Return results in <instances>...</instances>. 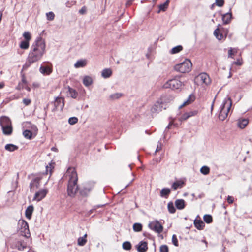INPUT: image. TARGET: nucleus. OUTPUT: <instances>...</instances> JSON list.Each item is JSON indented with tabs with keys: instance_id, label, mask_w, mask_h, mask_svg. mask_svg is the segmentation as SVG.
Returning <instances> with one entry per match:
<instances>
[{
	"instance_id": "f257e3e1",
	"label": "nucleus",
	"mask_w": 252,
	"mask_h": 252,
	"mask_svg": "<svg viewBox=\"0 0 252 252\" xmlns=\"http://www.w3.org/2000/svg\"><path fill=\"white\" fill-rule=\"evenodd\" d=\"M45 41L38 37L32 45L26 62L23 66V69H26L32 64L40 60L46 52Z\"/></svg>"
},
{
	"instance_id": "f03ea898",
	"label": "nucleus",
	"mask_w": 252,
	"mask_h": 252,
	"mask_svg": "<svg viewBox=\"0 0 252 252\" xmlns=\"http://www.w3.org/2000/svg\"><path fill=\"white\" fill-rule=\"evenodd\" d=\"M66 176L68 178L67 193L69 196H75L78 189L77 185L78 176L75 169L69 168L66 172Z\"/></svg>"
},
{
	"instance_id": "7ed1b4c3",
	"label": "nucleus",
	"mask_w": 252,
	"mask_h": 252,
	"mask_svg": "<svg viewBox=\"0 0 252 252\" xmlns=\"http://www.w3.org/2000/svg\"><path fill=\"white\" fill-rule=\"evenodd\" d=\"M232 106V100L230 97H227L223 101L220 108L219 118L220 120L224 121L228 116Z\"/></svg>"
},
{
	"instance_id": "20e7f679",
	"label": "nucleus",
	"mask_w": 252,
	"mask_h": 252,
	"mask_svg": "<svg viewBox=\"0 0 252 252\" xmlns=\"http://www.w3.org/2000/svg\"><path fill=\"white\" fill-rule=\"evenodd\" d=\"M192 67V63L189 59H186L183 62L175 65L174 67L176 71L184 73L189 72Z\"/></svg>"
},
{
	"instance_id": "39448f33",
	"label": "nucleus",
	"mask_w": 252,
	"mask_h": 252,
	"mask_svg": "<svg viewBox=\"0 0 252 252\" xmlns=\"http://www.w3.org/2000/svg\"><path fill=\"white\" fill-rule=\"evenodd\" d=\"M18 228L21 234L26 238L30 236V231L28 223L23 220H20L18 223Z\"/></svg>"
},
{
	"instance_id": "423d86ee",
	"label": "nucleus",
	"mask_w": 252,
	"mask_h": 252,
	"mask_svg": "<svg viewBox=\"0 0 252 252\" xmlns=\"http://www.w3.org/2000/svg\"><path fill=\"white\" fill-rule=\"evenodd\" d=\"M183 83L177 79H172L167 81L164 85V88H170L172 90H177L181 88Z\"/></svg>"
},
{
	"instance_id": "0eeeda50",
	"label": "nucleus",
	"mask_w": 252,
	"mask_h": 252,
	"mask_svg": "<svg viewBox=\"0 0 252 252\" xmlns=\"http://www.w3.org/2000/svg\"><path fill=\"white\" fill-rule=\"evenodd\" d=\"M149 228L154 231L160 233L162 232L163 228L162 224L158 220H154L149 223Z\"/></svg>"
},
{
	"instance_id": "6e6552de",
	"label": "nucleus",
	"mask_w": 252,
	"mask_h": 252,
	"mask_svg": "<svg viewBox=\"0 0 252 252\" xmlns=\"http://www.w3.org/2000/svg\"><path fill=\"white\" fill-rule=\"evenodd\" d=\"M48 192L47 189H43L35 192L33 201L39 202L45 197Z\"/></svg>"
},
{
	"instance_id": "1a4fd4ad",
	"label": "nucleus",
	"mask_w": 252,
	"mask_h": 252,
	"mask_svg": "<svg viewBox=\"0 0 252 252\" xmlns=\"http://www.w3.org/2000/svg\"><path fill=\"white\" fill-rule=\"evenodd\" d=\"M12 247L22 251L27 247V243L20 238L16 239L13 241Z\"/></svg>"
},
{
	"instance_id": "9d476101",
	"label": "nucleus",
	"mask_w": 252,
	"mask_h": 252,
	"mask_svg": "<svg viewBox=\"0 0 252 252\" xmlns=\"http://www.w3.org/2000/svg\"><path fill=\"white\" fill-rule=\"evenodd\" d=\"M220 25H218V28L214 31V35L219 40H221L223 38H225L228 33L229 30L228 29H222L225 32V35L220 32V29L219 28Z\"/></svg>"
},
{
	"instance_id": "9b49d317",
	"label": "nucleus",
	"mask_w": 252,
	"mask_h": 252,
	"mask_svg": "<svg viewBox=\"0 0 252 252\" xmlns=\"http://www.w3.org/2000/svg\"><path fill=\"white\" fill-rule=\"evenodd\" d=\"M94 186V183L93 182L86 183L83 185L81 189L80 193L82 195H87L92 190Z\"/></svg>"
},
{
	"instance_id": "f8f14e48",
	"label": "nucleus",
	"mask_w": 252,
	"mask_h": 252,
	"mask_svg": "<svg viewBox=\"0 0 252 252\" xmlns=\"http://www.w3.org/2000/svg\"><path fill=\"white\" fill-rule=\"evenodd\" d=\"M196 79L197 81H200L201 83L208 85L210 84L211 80L209 75L206 73H202L198 75Z\"/></svg>"
},
{
	"instance_id": "ddd939ff",
	"label": "nucleus",
	"mask_w": 252,
	"mask_h": 252,
	"mask_svg": "<svg viewBox=\"0 0 252 252\" xmlns=\"http://www.w3.org/2000/svg\"><path fill=\"white\" fill-rule=\"evenodd\" d=\"M42 177H36L34 178L30 183V187L31 190H34L38 189L40 185V182Z\"/></svg>"
},
{
	"instance_id": "4468645a",
	"label": "nucleus",
	"mask_w": 252,
	"mask_h": 252,
	"mask_svg": "<svg viewBox=\"0 0 252 252\" xmlns=\"http://www.w3.org/2000/svg\"><path fill=\"white\" fill-rule=\"evenodd\" d=\"M12 125L10 119L6 116H2L0 118V125L2 127Z\"/></svg>"
},
{
	"instance_id": "2eb2a0df",
	"label": "nucleus",
	"mask_w": 252,
	"mask_h": 252,
	"mask_svg": "<svg viewBox=\"0 0 252 252\" xmlns=\"http://www.w3.org/2000/svg\"><path fill=\"white\" fill-rule=\"evenodd\" d=\"M162 109V103L160 101H157L151 108V112L154 113H158Z\"/></svg>"
},
{
	"instance_id": "dca6fc26",
	"label": "nucleus",
	"mask_w": 252,
	"mask_h": 252,
	"mask_svg": "<svg viewBox=\"0 0 252 252\" xmlns=\"http://www.w3.org/2000/svg\"><path fill=\"white\" fill-rule=\"evenodd\" d=\"M232 18V13L230 12H229L227 13H225L222 15V20L224 24H228L230 22Z\"/></svg>"
},
{
	"instance_id": "f3484780",
	"label": "nucleus",
	"mask_w": 252,
	"mask_h": 252,
	"mask_svg": "<svg viewBox=\"0 0 252 252\" xmlns=\"http://www.w3.org/2000/svg\"><path fill=\"white\" fill-rule=\"evenodd\" d=\"M249 121L247 119H239L238 120L237 125L241 129L244 128L248 124Z\"/></svg>"
},
{
	"instance_id": "a211bd4d",
	"label": "nucleus",
	"mask_w": 252,
	"mask_h": 252,
	"mask_svg": "<svg viewBox=\"0 0 252 252\" xmlns=\"http://www.w3.org/2000/svg\"><path fill=\"white\" fill-rule=\"evenodd\" d=\"M112 74V70L110 68H105L101 71V76L104 78H108Z\"/></svg>"
},
{
	"instance_id": "6ab92c4d",
	"label": "nucleus",
	"mask_w": 252,
	"mask_h": 252,
	"mask_svg": "<svg viewBox=\"0 0 252 252\" xmlns=\"http://www.w3.org/2000/svg\"><path fill=\"white\" fill-rule=\"evenodd\" d=\"M40 72L44 75H49L52 71V68L48 66H41L39 69Z\"/></svg>"
},
{
	"instance_id": "aec40b11",
	"label": "nucleus",
	"mask_w": 252,
	"mask_h": 252,
	"mask_svg": "<svg viewBox=\"0 0 252 252\" xmlns=\"http://www.w3.org/2000/svg\"><path fill=\"white\" fill-rule=\"evenodd\" d=\"M175 205L177 209L182 210L185 207V201L183 199H177L175 201Z\"/></svg>"
},
{
	"instance_id": "412c9836",
	"label": "nucleus",
	"mask_w": 252,
	"mask_h": 252,
	"mask_svg": "<svg viewBox=\"0 0 252 252\" xmlns=\"http://www.w3.org/2000/svg\"><path fill=\"white\" fill-rule=\"evenodd\" d=\"M195 227L198 230H202L205 226L204 223L201 220L195 219L194 220Z\"/></svg>"
},
{
	"instance_id": "4be33fe9",
	"label": "nucleus",
	"mask_w": 252,
	"mask_h": 252,
	"mask_svg": "<svg viewBox=\"0 0 252 252\" xmlns=\"http://www.w3.org/2000/svg\"><path fill=\"white\" fill-rule=\"evenodd\" d=\"M1 128L2 130V132L4 135H10L12 133L13 128L12 126V125H11L10 126H4Z\"/></svg>"
},
{
	"instance_id": "5701e85b",
	"label": "nucleus",
	"mask_w": 252,
	"mask_h": 252,
	"mask_svg": "<svg viewBox=\"0 0 252 252\" xmlns=\"http://www.w3.org/2000/svg\"><path fill=\"white\" fill-rule=\"evenodd\" d=\"M195 100V96L193 94H190L188 99L184 102V103L179 107L180 108L188 105L190 103H191L192 102H193Z\"/></svg>"
},
{
	"instance_id": "b1692460",
	"label": "nucleus",
	"mask_w": 252,
	"mask_h": 252,
	"mask_svg": "<svg viewBox=\"0 0 252 252\" xmlns=\"http://www.w3.org/2000/svg\"><path fill=\"white\" fill-rule=\"evenodd\" d=\"M87 63V62L86 60H80L77 61L76 63L74 64V67L76 68L83 67L86 65Z\"/></svg>"
},
{
	"instance_id": "393cba45",
	"label": "nucleus",
	"mask_w": 252,
	"mask_h": 252,
	"mask_svg": "<svg viewBox=\"0 0 252 252\" xmlns=\"http://www.w3.org/2000/svg\"><path fill=\"white\" fill-rule=\"evenodd\" d=\"M83 83L86 87L89 86L93 83L92 77L89 76H84L83 79Z\"/></svg>"
},
{
	"instance_id": "a878e982",
	"label": "nucleus",
	"mask_w": 252,
	"mask_h": 252,
	"mask_svg": "<svg viewBox=\"0 0 252 252\" xmlns=\"http://www.w3.org/2000/svg\"><path fill=\"white\" fill-rule=\"evenodd\" d=\"M87 234H85L83 237H80L78 238L77 244L79 246H84L87 242Z\"/></svg>"
},
{
	"instance_id": "bb28decb",
	"label": "nucleus",
	"mask_w": 252,
	"mask_h": 252,
	"mask_svg": "<svg viewBox=\"0 0 252 252\" xmlns=\"http://www.w3.org/2000/svg\"><path fill=\"white\" fill-rule=\"evenodd\" d=\"M33 211V207L32 206H29L28 207L25 211V215L27 218L31 219Z\"/></svg>"
},
{
	"instance_id": "cd10ccee",
	"label": "nucleus",
	"mask_w": 252,
	"mask_h": 252,
	"mask_svg": "<svg viewBox=\"0 0 252 252\" xmlns=\"http://www.w3.org/2000/svg\"><path fill=\"white\" fill-rule=\"evenodd\" d=\"M171 190L168 188H163L160 191V196L167 198L170 194Z\"/></svg>"
},
{
	"instance_id": "c85d7f7f",
	"label": "nucleus",
	"mask_w": 252,
	"mask_h": 252,
	"mask_svg": "<svg viewBox=\"0 0 252 252\" xmlns=\"http://www.w3.org/2000/svg\"><path fill=\"white\" fill-rule=\"evenodd\" d=\"M18 149V147L13 144H8L5 146V149L9 152H13Z\"/></svg>"
},
{
	"instance_id": "c756f323",
	"label": "nucleus",
	"mask_w": 252,
	"mask_h": 252,
	"mask_svg": "<svg viewBox=\"0 0 252 252\" xmlns=\"http://www.w3.org/2000/svg\"><path fill=\"white\" fill-rule=\"evenodd\" d=\"M183 185L184 182L182 181H177L172 184V187L173 188V189L175 190L179 188H181Z\"/></svg>"
},
{
	"instance_id": "7c9ffc66",
	"label": "nucleus",
	"mask_w": 252,
	"mask_h": 252,
	"mask_svg": "<svg viewBox=\"0 0 252 252\" xmlns=\"http://www.w3.org/2000/svg\"><path fill=\"white\" fill-rule=\"evenodd\" d=\"M183 49V47L181 45H178L173 47L170 51V53L171 54H175L181 51Z\"/></svg>"
},
{
	"instance_id": "2f4dec72",
	"label": "nucleus",
	"mask_w": 252,
	"mask_h": 252,
	"mask_svg": "<svg viewBox=\"0 0 252 252\" xmlns=\"http://www.w3.org/2000/svg\"><path fill=\"white\" fill-rule=\"evenodd\" d=\"M169 3V0H167L164 3L160 4L159 6V10L158 11V13L160 11H165L168 7Z\"/></svg>"
},
{
	"instance_id": "473e14b6",
	"label": "nucleus",
	"mask_w": 252,
	"mask_h": 252,
	"mask_svg": "<svg viewBox=\"0 0 252 252\" xmlns=\"http://www.w3.org/2000/svg\"><path fill=\"white\" fill-rule=\"evenodd\" d=\"M23 136L25 138L31 139L32 137V133L29 130H25L23 132Z\"/></svg>"
},
{
	"instance_id": "72a5a7b5",
	"label": "nucleus",
	"mask_w": 252,
	"mask_h": 252,
	"mask_svg": "<svg viewBox=\"0 0 252 252\" xmlns=\"http://www.w3.org/2000/svg\"><path fill=\"white\" fill-rule=\"evenodd\" d=\"M19 47L22 49H27L29 47V41L27 40L22 41Z\"/></svg>"
},
{
	"instance_id": "f704fd0d",
	"label": "nucleus",
	"mask_w": 252,
	"mask_h": 252,
	"mask_svg": "<svg viewBox=\"0 0 252 252\" xmlns=\"http://www.w3.org/2000/svg\"><path fill=\"white\" fill-rule=\"evenodd\" d=\"M238 52V49L237 48H230L228 50V57L231 58H234L233 56Z\"/></svg>"
},
{
	"instance_id": "c9c22d12",
	"label": "nucleus",
	"mask_w": 252,
	"mask_h": 252,
	"mask_svg": "<svg viewBox=\"0 0 252 252\" xmlns=\"http://www.w3.org/2000/svg\"><path fill=\"white\" fill-rule=\"evenodd\" d=\"M122 94L120 93H116L111 94L109 96V98L111 100H116V99H118L120 98L121 97H122Z\"/></svg>"
},
{
	"instance_id": "e433bc0d",
	"label": "nucleus",
	"mask_w": 252,
	"mask_h": 252,
	"mask_svg": "<svg viewBox=\"0 0 252 252\" xmlns=\"http://www.w3.org/2000/svg\"><path fill=\"white\" fill-rule=\"evenodd\" d=\"M69 94L70 96L73 98H76L78 95L77 92L74 89L69 88Z\"/></svg>"
},
{
	"instance_id": "4c0bfd02",
	"label": "nucleus",
	"mask_w": 252,
	"mask_h": 252,
	"mask_svg": "<svg viewBox=\"0 0 252 252\" xmlns=\"http://www.w3.org/2000/svg\"><path fill=\"white\" fill-rule=\"evenodd\" d=\"M122 247L125 250H129L131 248V245L129 242L126 241L123 243Z\"/></svg>"
},
{
	"instance_id": "58836bf2",
	"label": "nucleus",
	"mask_w": 252,
	"mask_h": 252,
	"mask_svg": "<svg viewBox=\"0 0 252 252\" xmlns=\"http://www.w3.org/2000/svg\"><path fill=\"white\" fill-rule=\"evenodd\" d=\"M133 230L135 232H139L142 230V225L139 223H135L133 225Z\"/></svg>"
},
{
	"instance_id": "ea45409f",
	"label": "nucleus",
	"mask_w": 252,
	"mask_h": 252,
	"mask_svg": "<svg viewBox=\"0 0 252 252\" xmlns=\"http://www.w3.org/2000/svg\"><path fill=\"white\" fill-rule=\"evenodd\" d=\"M210 172V168L206 166L202 167L200 169V172L204 175H207Z\"/></svg>"
},
{
	"instance_id": "a19ab883",
	"label": "nucleus",
	"mask_w": 252,
	"mask_h": 252,
	"mask_svg": "<svg viewBox=\"0 0 252 252\" xmlns=\"http://www.w3.org/2000/svg\"><path fill=\"white\" fill-rule=\"evenodd\" d=\"M54 163L51 162L49 163L48 165L46 166V174L49 172L50 175L51 174L52 169L54 168Z\"/></svg>"
},
{
	"instance_id": "79ce46f5",
	"label": "nucleus",
	"mask_w": 252,
	"mask_h": 252,
	"mask_svg": "<svg viewBox=\"0 0 252 252\" xmlns=\"http://www.w3.org/2000/svg\"><path fill=\"white\" fill-rule=\"evenodd\" d=\"M203 219L207 223H210L212 221V217L210 215H205Z\"/></svg>"
},
{
	"instance_id": "37998d69",
	"label": "nucleus",
	"mask_w": 252,
	"mask_h": 252,
	"mask_svg": "<svg viewBox=\"0 0 252 252\" xmlns=\"http://www.w3.org/2000/svg\"><path fill=\"white\" fill-rule=\"evenodd\" d=\"M168 209L171 213H175L176 209L174 206L173 203H169L168 204Z\"/></svg>"
},
{
	"instance_id": "c03bdc74",
	"label": "nucleus",
	"mask_w": 252,
	"mask_h": 252,
	"mask_svg": "<svg viewBox=\"0 0 252 252\" xmlns=\"http://www.w3.org/2000/svg\"><path fill=\"white\" fill-rule=\"evenodd\" d=\"M23 37L25 39V40H27L29 41L31 39V35L29 32H24L23 34Z\"/></svg>"
},
{
	"instance_id": "a18cd8bd",
	"label": "nucleus",
	"mask_w": 252,
	"mask_h": 252,
	"mask_svg": "<svg viewBox=\"0 0 252 252\" xmlns=\"http://www.w3.org/2000/svg\"><path fill=\"white\" fill-rule=\"evenodd\" d=\"M78 122V119L76 117H71L68 120V123L70 125H74Z\"/></svg>"
},
{
	"instance_id": "49530a36",
	"label": "nucleus",
	"mask_w": 252,
	"mask_h": 252,
	"mask_svg": "<svg viewBox=\"0 0 252 252\" xmlns=\"http://www.w3.org/2000/svg\"><path fill=\"white\" fill-rule=\"evenodd\" d=\"M47 18L48 20H53L54 18L55 15L53 12H49L46 13Z\"/></svg>"
},
{
	"instance_id": "de8ad7c7",
	"label": "nucleus",
	"mask_w": 252,
	"mask_h": 252,
	"mask_svg": "<svg viewBox=\"0 0 252 252\" xmlns=\"http://www.w3.org/2000/svg\"><path fill=\"white\" fill-rule=\"evenodd\" d=\"M216 5L221 7L224 4V0H215Z\"/></svg>"
},
{
	"instance_id": "09e8293b",
	"label": "nucleus",
	"mask_w": 252,
	"mask_h": 252,
	"mask_svg": "<svg viewBox=\"0 0 252 252\" xmlns=\"http://www.w3.org/2000/svg\"><path fill=\"white\" fill-rule=\"evenodd\" d=\"M160 252H168V247L166 245H161L160 247Z\"/></svg>"
},
{
	"instance_id": "8fccbe9b",
	"label": "nucleus",
	"mask_w": 252,
	"mask_h": 252,
	"mask_svg": "<svg viewBox=\"0 0 252 252\" xmlns=\"http://www.w3.org/2000/svg\"><path fill=\"white\" fill-rule=\"evenodd\" d=\"M172 241L173 244L175 246H178V240H177L176 235H175V234L173 235L172 237Z\"/></svg>"
},
{
	"instance_id": "3c124183",
	"label": "nucleus",
	"mask_w": 252,
	"mask_h": 252,
	"mask_svg": "<svg viewBox=\"0 0 252 252\" xmlns=\"http://www.w3.org/2000/svg\"><path fill=\"white\" fill-rule=\"evenodd\" d=\"M189 115H188V113L187 112V113H185V114H184L180 118V120L181 121H185L187 119L189 118Z\"/></svg>"
},
{
	"instance_id": "603ef678",
	"label": "nucleus",
	"mask_w": 252,
	"mask_h": 252,
	"mask_svg": "<svg viewBox=\"0 0 252 252\" xmlns=\"http://www.w3.org/2000/svg\"><path fill=\"white\" fill-rule=\"evenodd\" d=\"M161 149H162V144L161 142H158L157 144V148L155 151V153L160 151Z\"/></svg>"
},
{
	"instance_id": "864d4df0",
	"label": "nucleus",
	"mask_w": 252,
	"mask_h": 252,
	"mask_svg": "<svg viewBox=\"0 0 252 252\" xmlns=\"http://www.w3.org/2000/svg\"><path fill=\"white\" fill-rule=\"evenodd\" d=\"M233 64H236L237 65L240 66L243 64V61L242 59H239L237 60L236 61H235L233 63Z\"/></svg>"
},
{
	"instance_id": "5fc2aeb1",
	"label": "nucleus",
	"mask_w": 252,
	"mask_h": 252,
	"mask_svg": "<svg viewBox=\"0 0 252 252\" xmlns=\"http://www.w3.org/2000/svg\"><path fill=\"white\" fill-rule=\"evenodd\" d=\"M86 11H87V8L85 6H83L81 9L79 10V13L81 14V15H83V14H86Z\"/></svg>"
},
{
	"instance_id": "6e6d98bb",
	"label": "nucleus",
	"mask_w": 252,
	"mask_h": 252,
	"mask_svg": "<svg viewBox=\"0 0 252 252\" xmlns=\"http://www.w3.org/2000/svg\"><path fill=\"white\" fill-rule=\"evenodd\" d=\"M136 247L139 252H142V241L139 242L138 244L136 245Z\"/></svg>"
},
{
	"instance_id": "4d7b16f0",
	"label": "nucleus",
	"mask_w": 252,
	"mask_h": 252,
	"mask_svg": "<svg viewBox=\"0 0 252 252\" xmlns=\"http://www.w3.org/2000/svg\"><path fill=\"white\" fill-rule=\"evenodd\" d=\"M23 102L26 106H27L31 103V101L30 99L25 98L23 100Z\"/></svg>"
},
{
	"instance_id": "13d9d810",
	"label": "nucleus",
	"mask_w": 252,
	"mask_h": 252,
	"mask_svg": "<svg viewBox=\"0 0 252 252\" xmlns=\"http://www.w3.org/2000/svg\"><path fill=\"white\" fill-rule=\"evenodd\" d=\"M197 111H190L189 112H187L188 115H189V117H190L191 116H193L196 115L197 114Z\"/></svg>"
},
{
	"instance_id": "bf43d9fd",
	"label": "nucleus",
	"mask_w": 252,
	"mask_h": 252,
	"mask_svg": "<svg viewBox=\"0 0 252 252\" xmlns=\"http://www.w3.org/2000/svg\"><path fill=\"white\" fill-rule=\"evenodd\" d=\"M227 202L229 203V204H232L233 201H234V198L232 196H228V197H227Z\"/></svg>"
},
{
	"instance_id": "052dcab7",
	"label": "nucleus",
	"mask_w": 252,
	"mask_h": 252,
	"mask_svg": "<svg viewBox=\"0 0 252 252\" xmlns=\"http://www.w3.org/2000/svg\"><path fill=\"white\" fill-rule=\"evenodd\" d=\"M148 249L147 244L146 242H143V252H145Z\"/></svg>"
},
{
	"instance_id": "680f3d73",
	"label": "nucleus",
	"mask_w": 252,
	"mask_h": 252,
	"mask_svg": "<svg viewBox=\"0 0 252 252\" xmlns=\"http://www.w3.org/2000/svg\"><path fill=\"white\" fill-rule=\"evenodd\" d=\"M173 125H174L175 126V124H174L173 123V120H172L171 121H170L168 124V125L166 127V128L167 129H170L171 126Z\"/></svg>"
},
{
	"instance_id": "e2e57ef3",
	"label": "nucleus",
	"mask_w": 252,
	"mask_h": 252,
	"mask_svg": "<svg viewBox=\"0 0 252 252\" xmlns=\"http://www.w3.org/2000/svg\"><path fill=\"white\" fill-rule=\"evenodd\" d=\"M134 0H128L125 4L126 6V7L130 6Z\"/></svg>"
},
{
	"instance_id": "0e129e2a",
	"label": "nucleus",
	"mask_w": 252,
	"mask_h": 252,
	"mask_svg": "<svg viewBox=\"0 0 252 252\" xmlns=\"http://www.w3.org/2000/svg\"><path fill=\"white\" fill-rule=\"evenodd\" d=\"M75 2L74 1H72V2H71V4H70H70H69V1H68V2L66 3V6H67V7H70V6H71V5H74V4H75Z\"/></svg>"
},
{
	"instance_id": "69168bd1",
	"label": "nucleus",
	"mask_w": 252,
	"mask_h": 252,
	"mask_svg": "<svg viewBox=\"0 0 252 252\" xmlns=\"http://www.w3.org/2000/svg\"><path fill=\"white\" fill-rule=\"evenodd\" d=\"M4 86V83L3 82H0V89H2Z\"/></svg>"
},
{
	"instance_id": "338daca9",
	"label": "nucleus",
	"mask_w": 252,
	"mask_h": 252,
	"mask_svg": "<svg viewBox=\"0 0 252 252\" xmlns=\"http://www.w3.org/2000/svg\"><path fill=\"white\" fill-rule=\"evenodd\" d=\"M51 150L53 151H54V152H57L58 151V149L56 147H53L51 148Z\"/></svg>"
},
{
	"instance_id": "774afa93",
	"label": "nucleus",
	"mask_w": 252,
	"mask_h": 252,
	"mask_svg": "<svg viewBox=\"0 0 252 252\" xmlns=\"http://www.w3.org/2000/svg\"><path fill=\"white\" fill-rule=\"evenodd\" d=\"M27 252H35L32 249H30Z\"/></svg>"
}]
</instances>
